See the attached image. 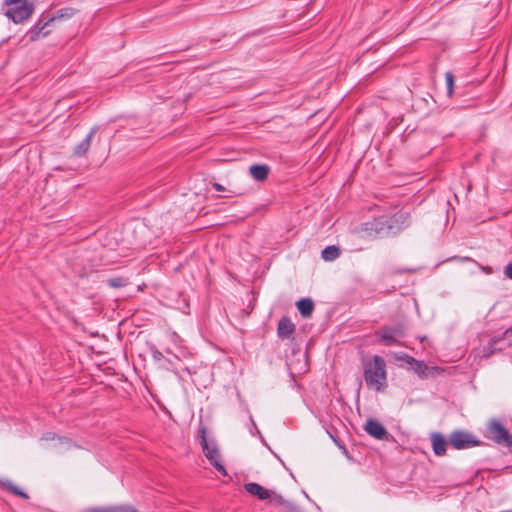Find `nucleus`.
<instances>
[{"instance_id": "22", "label": "nucleus", "mask_w": 512, "mask_h": 512, "mask_svg": "<svg viewBox=\"0 0 512 512\" xmlns=\"http://www.w3.org/2000/svg\"><path fill=\"white\" fill-rule=\"evenodd\" d=\"M108 284L114 288H120L126 285V280L122 277H114L108 280Z\"/></svg>"}, {"instance_id": "30", "label": "nucleus", "mask_w": 512, "mask_h": 512, "mask_svg": "<svg viewBox=\"0 0 512 512\" xmlns=\"http://www.w3.org/2000/svg\"><path fill=\"white\" fill-rule=\"evenodd\" d=\"M492 353V350L490 349L488 353L485 354V356H489Z\"/></svg>"}, {"instance_id": "6", "label": "nucleus", "mask_w": 512, "mask_h": 512, "mask_svg": "<svg viewBox=\"0 0 512 512\" xmlns=\"http://www.w3.org/2000/svg\"><path fill=\"white\" fill-rule=\"evenodd\" d=\"M375 334L379 337V342L386 346H392L396 345L398 340L404 336V327L401 324L393 327H383Z\"/></svg>"}, {"instance_id": "11", "label": "nucleus", "mask_w": 512, "mask_h": 512, "mask_svg": "<svg viewBox=\"0 0 512 512\" xmlns=\"http://www.w3.org/2000/svg\"><path fill=\"white\" fill-rule=\"evenodd\" d=\"M295 331V325L288 317H282L277 326V335L281 339L289 338Z\"/></svg>"}, {"instance_id": "19", "label": "nucleus", "mask_w": 512, "mask_h": 512, "mask_svg": "<svg viewBox=\"0 0 512 512\" xmlns=\"http://www.w3.org/2000/svg\"><path fill=\"white\" fill-rule=\"evenodd\" d=\"M339 255L340 249L335 245L327 246L321 252V256L325 261H334Z\"/></svg>"}, {"instance_id": "16", "label": "nucleus", "mask_w": 512, "mask_h": 512, "mask_svg": "<svg viewBox=\"0 0 512 512\" xmlns=\"http://www.w3.org/2000/svg\"><path fill=\"white\" fill-rule=\"evenodd\" d=\"M249 173L254 180L258 182L265 181L269 174V166L266 164L251 165L249 168Z\"/></svg>"}, {"instance_id": "7", "label": "nucleus", "mask_w": 512, "mask_h": 512, "mask_svg": "<svg viewBox=\"0 0 512 512\" xmlns=\"http://www.w3.org/2000/svg\"><path fill=\"white\" fill-rule=\"evenodd\" d=\"M449 443L457 450L468 449L479 444V441L473 435L463 432L454 431L449 436Z\"/></svg>"}, {"instance_id": "1", "label": "nucleus", "mask_w": 512, "mask_h": 512, "mask_svg": "<svg viewBox=\"0 0 512 512\" xmlns=\"http://www.w3.org/2000/svg\"><path fill=\"white\" fill-rule=\"evenodd\" d=\"M364 380L366 386L375 391H381L386 387V363L381 356L375 355L364 363Z\"/></svg>"}, {"instance_id": "5", "label": "nucleus", "mask_w": 512, "mask_h": 512, "mask_svg": "<svg viewBox=\"0 0 512 512\" xmlns=\"http://www.w3.org/2000/svg\"><path fill=\"white\" fill-rule=\"evenodd\" d=\"M76 10L72 7H65L59 9L56 14L50 18H48L46 21L44 19H41L38 21V23L35 25V35L31 37V39H36L40 36H46L48 34V31H43L51 22L57 20V19H68L71 18L75 14Z\"/></svg>"}, {"instance_id": "3", "label": "nucleus", "mask_w": 512, "mask_h": 512, "mask_svg": "<svg viewBox=\"0 0 512 512\" xmlns=\"http://www.w3.org/2000/svg\"><path fill=\"white\" fill-rule=\"evenodd\" d=\"M202 451L205 457L208 459L210 464L222 475L226 476L227 472L223 464L221 463V456L217 445L214 442H208L206 438L205 429L201 430V441Z\"/></svg>"}, {"instance_id": "14", "label": "nucleus", "mask_w": 512, "mask_h": 512, "mask_svg": "<svg viewBox=\"0 0 512 512\" xmlns=\"http://www.w3.org/2000/svg\"><path fill=\"white\" fill-rule=\"evenodd\" d=\"M97 132V127H93L83 141H81L75 148L74 154L78 157H83L90 149L93 136Z\"/></svg>"}, {"instance_id": "25", "label": "nucleus", "mask_w": 512, "mask_h": 512, "mask_svg": "<svg viewBox=\"0 0 512 512\" xmlns=\"http://www.w3.org/2000/svg\"><path fill=\"white\" fill-rule=\"evenodd\" d=\"M152 355H153V358H154L155 360H161V359H162V357H163V354H162L159 350H157V349H154V350L152 351Z\"/></svg>"}, {"instance_id": "27", "label": "nucleus", "mask_w": 512, "mask_h": 512, "mask_svg": "<svg viewBox=\"0 0 512 512\" xmlns=\"http://www.w3.org/2000/svg\"><path fill=\"white\" fill-rule=\"evenodd\" d=\"M505 335H512V327L511 328H508L505 333Z\"/></svg>"}, {"instance_id": "15", "label": "nucleus", "mask_w": 512, "mask_h": 512, "mask_svg": "<svg viewBox=\"0 0 512 512\" xmlns=\"http://www.w3.org/2000/svg\"><path fill=\"white\" fill-rule=\"evenodd\" d=\"M403 359L407 364L411 365L412 370L419 377L424 378L427 376L428 366L424 363V361L417 360L409 355H405Z\"/></svg>"}, {"instance_id": "17", "label": "nucleus", "mask_w": 512, "mask_h": 512, "mask_svg": "<svg viewBox=\"0 0 512 512\" xmlns=\"http://www.w3.org/2000/svg\"><path fill=\"white\" fill-rule=\"evenodd\" d=\"M41 441H53L54 444L51 446L52 448H58L61 445L71 446V441L65 437H61L55 433L47 432L41 438Z\"/></svg>"}, {"instance_id": "21", "label": "nucleus", "mask_w": 512, "mask_h": 512, "mask_svg": "<svg viewBox=\"0 0 512 512\" xmlns=\"http://www.w3.org/2000/svg\"><path fill=\"white\" fill-rule=\"evenodd\" d=\"M445 80H446V86H447V93L449 96L453 93L454 88V76L452 72L448 71L445 73Z\"/></svg>"}, {"instance_id": "23", "label": "nucleus", "mask_w": 512, "mask_h": 512, "mask_svg": "<svg viewBox=\"0 0 512 512\" xmlns=\"http://www.w3.org/2000/svg\"><path fill=\"white\" fill-rule=\"evenodd\" d=\"M7 488H8L12 493H14L15 495H18V496H20V497H22V498H25V499H26V498H28V495H27L25 492L21 491L20 489H18L16 486H14V485H13V484H11V483H9V484L7 485Z\"/></svg>"}, {"instance_id": "29", "label": "nucleus", "mask_w": 512, "mask_h": 512, "mask_svg": "<svg viewBox=\"0 0 512 512\" xmlns=\"http://www.w3.org/2000/svg\"><path fill=\"white\" fill-rule=\"evenodd\" d=\"M462 260H463V261H471L472 259H471V258H469V257H464Z\"/></svg>"}, {"instance_id": "28", "label": "nucleus", "mask_w": 512, "mask_h": 512, "mask_svg": "<svg viewBox=\"0 0 512 512\" xmlns=\"http://www.w3.org/2000/svg\"><path fill=\"white\" fill-rule=\"evenodd\" d=\"M497 342V339H493L490 343H489V347L492 348L493 345Z\"/></svg>"}, {"instance_id": "9", "label": "nucleus", "mask_w": 512, "mask_h": 512, "mask_svg": "<svg viewBox=\"0 0 512 512\" xmlns=\"http://www.w3.org/2000/svg\"><path fill=\"white\" fill-rule=\"evenodd\" d=\"M388 224L390 233L396 234L411 224L410 214L408 212L400 211L392 216H388Z\"/></svg>"}, {"instance_id": "18", "label": "nucleus", "mask_w": 512, "mask_h": 512, "mask_svg": "<svg viewBox=\"0 0 512 512\" xmlns=\"http://www.w3.org/2000/svg\"><path fill=\"white\" fill-rule=\"evenodd\" d=\"M296 306L303 317H309L314 309V303L309 298H302L296 302Z\"/></svg>"}, {"instance_id": "4", "label": "nucleus", "mask_w": 512, "mask_h": 512, "mask_svg": "<svg viewBox=\"0 0 512 512\" xmlns=\"http://www.w3.org/2000/svg\"><path fill=\"white\" fill-rule=\"evenodd\" d=\"M361 231L365 232L369 237L390 235L388 216L382 215L371 221L363 223L361 225Z\"/></svg>"}, {"instance_id": "10", "label": "nucleus", "mask_w": 512, "mask_h": 512, "mask_svg": "<svg viewBox=\"0 0 512 512\" xmlns=\"http://www.w3.org/2000/svg\"><path fill=\"white\" fill-rule=\"evenodd\" d=\"M365 431L372 437L381 440L387 434L385 427L374 419H369L365 424Z\"/></svg>"}, {"instance_id": "26", "label": "nucleus", "mask_w": 512, "mask_h": 512, "mask_svg": "<svg viewBox=\"0 0 512 512\" xmlns=\"http://www.w3.org/2000/svg\"><path fill=\"white\" fill-rule=\"evenodd\" d=\"M213 188H214L216 191H218V192H223V191H225L224 186H222L221 184H219V183H217V182L213 183Z\"/></svg>"}, {"instance_id": "20", "label": "nucleus", "mask_w": 512, "mask_h": 512, "mask_svg": "<svg viewBox=\"0 0 512 512\" xmlns=\"http://www.w3.org/2000/svg\"><path fill=\"white\" fill-rule=\"evenodd\" d=\"M92 512H136L132 506H110L92 509Z\"/></svg>"}, {"instance_id": "8", "label": "nucleus", "mask_w": 512, "mask_h": 512, "mask_svg": "<svg viewBox=\"0 0 512 512\" xmlns=\"http://www.w3.org/2000/svg\"><path fill=\"white\" fill-rule=\"evenodd\" d=\"M490 438L496 443L511 446L512 436L508 433L506 428L497 421H493L489 426Z\"/></svg>"}, {"instance_id": "13", "label": "nucleus", "mask_w": 512, "mask_h": 512, "mask_svg": "<svg viewBox=\"0 0 512 512\" xmlns=\"http://www.w3.org/2000/svg\"><path fill=\"white\" fill-rule=\"evenodd\" d=\"M431 442H432L433 452L437 456H444L446 454V447H447L448 442L442 434L433 433L431 435Z\"/></svg>"}, {"instance_id": "12", "label": "nucleus", "mask_w": 512, "mask_h": 512, "mask_svg": "<svg viewBox=\"0 0 512 512\" xmlns=\"http://www.w3.org/2000/svg\"><path fill=\"white\" fill-rule=\"evenodd\" d=\"M244 488L249 494L256 496L260 500H267L271 496L269 490L255 482L246 483Z\"/></svg>"}, {"instance_id": "24", "label": "nucleus", "mask_w": 512, "mask_h": 512, "mask_svg": "<svg viewBox=\"0 0 512 512\" xmlns=\"http://www.w3.org/2000/svg\"><path fill=\"white\" fill-rule=\"evenodd\" d=\"M505 275H506L509 279H512V262H510L509 264H507V266L505 267Z\"/></svg>"}, {"instance_id": "2", "label": "nucleus", "mask_w": 512, "mask_h": 512, "mask_svg": "<svg viewBox=\"0 0 512 512\" xmlns=\"http://www.w3.org/2000/svg\"><path fill=\"white\" fill-rule=\"evenodd\" d=\"M4 4L8 6L5 16L16 24L30 18L34 11V5L27 0H4Z\"/></svg>"}]
</instances>
